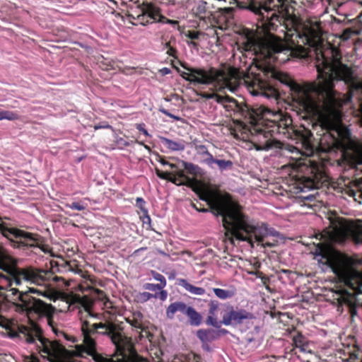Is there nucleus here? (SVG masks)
Wrapping results in <instances>:
<instances>
[{
	"label": "nucleus",
	"instance_id": "nucleus-1",
	"mask_svg": "<svg viewBox=\"0 0 362 362\" xmlns=\"http://www.w3.org/2000/svg\"><path fill=\"white\" fill-rule=\"evenodd\" d=\"M305 37L312 44L319 82L300 85L284 74H280L278 79L289 88L293 100L308 115H317L322 110V128L332 137H339L345 129L340 107L351 102L354 90H362V81L351 68L341 62L336 47L329 44L325 47L320 38L311 42L309 36Z\"/></svg>",
	"mask_w": 362,
	"mask_h": 362
},
{
	"label": "nucleus",
	"instance_id": "nucleus-2",
	"mask_svg": "<svg viewBox=\"0 0 362 362\" xmlns=\"http://www.w3.org/2000/svg\"><path fill=\"white\" fill-rule=\"evenodd\" d=\"M0 216V234L10 241L13 247L28 250L39 248L45 252V238L37 233H33L13 227H8ZM0 290H6V294L13 304L28 315L46 317L49 321L55 308L42 300L31 296L30 293H37L49 300L57 299V293L52 287H47L51 281L59 282L64 281L62 277L54 275L49 270L34 268L21 269L9 253L0 245Z\"/></svg>",
	"mask_w": 362,
	"mask_h": 362
},
{
	"label": "nucleus",
	"instance_id": "nucleus-3",
	"mask_svg": "<svg viewBox=\"0 0 362 362\" xmlns=\"http://www.w3.org/2000/svg\"><path fill=\"white\" fill-rule=\"evenodd\" d=\"M201 199L206 202L209 209L203 208L199 211H211L215 216L221 217L227 233L237 240L247 242L252 247L254 246V240L261 243L263 247H272L276 245L275 243L263 240L267 236L277 237L279 233L273 228H269L265 223L255 224L241 212L240 205L233 200L230 194L209 191Z\"/></svg>",
	"mask_w": 362,
	"mask_h": 362
},
{
	"label": "nucleus",
	"instance_id": "nucleus-4",
	"mask_svg": "<svg viewBox=\"0 0 362 362\" xmlns=\"http://www.w3.org/2000/svg\"><path fill=\"white\" fill-rule=\"evenodd\" d=\"M182 66L188 71L180 72V76L185 81L194 84L211 85L216 91L235 93L241 84H244L253 95H263L268 98L277 96L276 90L259 73L248 72L241 76L235 70L225 71L214 67L192 68L184 64Z\"/></svg>",
	"mask_w": 362,
	"mask_h": 362
},
{
	"label": "nucleus",
	"instance_id": "nucleus-5",
	"mask_svg": "<svg viewBox=\"0 0 362 362\" xmlns=\"http://www.w3.org/2000/svg\"><path fill=\"white\" fill-rule=\"evenodd\" d=\"M240 9L250 11L258 16L257 28L263 33L279 31L284 37H300V34L296 28V16L289 12L286 0H268L264 4L256 2L249 4L238 2Z\"/></svg>",
	"mask_w": 362,
	"mask_h": 362
},
{
	"label": "nucleus",
	"instance_id": "nucleus-6",
	"mask_svg": "<svg viewBox=\"0 0 362 362\" xmlns=\"http://www.w3.org/2000/svg\"><path fill=\"white\" fill-rule=\"evenodd\" d=\"M19 337L50 362L59 361L68 354L65 347L58 341L45 338L42 335L41 328L35 324L30 327L21 326L19 328Z\"/></svg>",
	"mask_w": 362,
	"mask_h": 362
},
{
	"label": "nucleus",
	"instance_id": "nucleus-7",
	"mask_svg": "<svg viewBox=\"0 0 362 362\" xmlns=\"http://www.w3.org/2000/svg\"><path fill=\"white\" fill-rule=\"evenodd\" d=\"M273 32L264 33L268 39L262 45V52L268 58L279 63H286L291 58H303L306 56L304 47L296 45L293 39L291 42H285L281 36L272 34Z\"/></svg>",
	"mask_w": 362,
	"mask_h": 362
},
{
	"label": "nucleus",
	"instance_id": "nucleus-8",
	"mask_svg": "<svg viewBox=\"0 0 362 362\" xmlns=\"http://www.w3.org/2000/svg\"><path fill=\"white\" fill-rule=\"evenodd\" d=\"M139 8L141 13L137 15L136 19L144 25L156 21L170 24L173 27L178 25V21L168 19L162 16L160 8L146 0L144 1L142 4L139 6Z\"/></svg>",
	"mask_w": 362,
	"mask_h": 362
},
{
	"label": "nucleus",
	"instance_id": "nucleus-9",
	"mask_svg": "<svg viewBox=\"0 0 362 362\" xmlns=\"http://www.w3.org/2000/svg\"><path fill=\"white\" fill-rule=\"evenodd\" d=\"M250 111L252 113L251 117H247L245 119H250V122L253 124V127L251 130L252 134H256L257 136H262L264 139V141H260L261 144L257 149L268 151L273 148H281L282 144L273 139V132H274V129H270L268 127L262 128L260 127L259 123L255 124V119L253 117L254 111L251 108ZM267 126H269V124H267Z\"/></svg>",
	"mask_w": 362,
	"mask_h": 362
},
{
	"label": "nucleus",
	"instance_id": "nucleus-10",
	"mask_svg": "<svg viewBox=\"0 0 362 362\" xmlns=\"http://www.w3.org/2000/svg\"><path fill=\"white\" fill-rule=\"evenodd\" d=\"M214 100L219 104L225 106L229 110H232L234 112L240 113L244 118L251 117L252 113L249 106L246 105L239 104L237 100L228 95L222 96L216 94Z\"/></svg>",
	"mask_w": 362,
	"mask_h": 362
},
{
	"label": "nucleus",
	"instance_id": "nucleus-11",
	"mask_svg": "<svg viewBox=\"0 0 362 362\" xmlns=\"http://www.w3.org/2000/svg\"><path fill=\"white\" fill-rule=\"evenodd\" d=\"M252 313L245 310L236 311L231 307L230 310L223 316L221 323L224 325H230L232 323L240 324L244 320L252 319Z\"/></svg>",
	"mask_w": 362,
	"mask_h": 362
},
{
	"label": "nucleus",
	"instance_id": "nucleus-12",
	"mask_svg": "<svg viewBox=\"0 0 362 362\" xmlns=\"http://www.w3.org/2000/svg\"><path fill=\"white\" fill-rule=\"evenodd\" d=\"M197 337L202 342V348L207 351H211L210 344L219 339V333L213 329H200L197 331Z\"/></svg>",
	"mask_w": 362,
	"mask_h": 362
},
{
	"label": "nucleus",
	"instance_id": "nucleus-13",
	"mask_svg": "<svg viewBox=\"0 0 362 362\" xmlns=\"http://www.w3.org/2000/svg\"><path fill=\"white\" fill-rule=\"evenodd\" d=\"M332 272L343 281H348L354 275L352 268L343 259H337L332 264Z\"/></svg>",
	"mask_w": 362,
	"mask_h": 362
},
{
	"label": "nucleus",
	"instance_id": "nucleus-14",
	"mask_svg": "<svg viewBox=\"0 0 362 362\" xmlns=\"http://www.w3.org/2000/svg\"><path fill=\"white\" fill-rule=\"evenodd\" d=\"M194 148L197 153L202 157L200 162L208 167L211 166V161L214 157L209 153L207 147L203 144H194Z\"/></svg>",
	"mask_w": 362,
	"mask_h": 362
},
{
	"label": "nucleus",
	"instance_id": "nucleus-15",
	"mask_svg": "<svg viewBox=\"0 0 362 362\" xmlns=\"http://www.w3.org/2000/svg\"><path fill=\"white\" fill-rule=\"evenodd\" d=\"M188 307L184 302L176 301L170 303L166 310V315L168 318L173 319L176 312L179 311L183 314H186Z\"/></svg>",
	"mask_w": 362,
	"mask_h": 362
},
{
	"label": "nucleus",
	"instance_id": "nucleus-16",
	"mask_svg": "<svg viewBox=\"0 0 362 362\" xmlns=\"http://www.w3.org/2000/svg\"><path fill=\"white\" fill-rule=\"evenodd\" d=\"M177 284L193 295L203 296L205 293V289L204 288L195 286L189 284L185 279H178L177 280Z\"/></svg>",
	"mask_w": 362,
	"mask_h": 362
},
{
	"label": "nucleus",
	"instance_id": "nucleus-17",
	"mask_svg": "<svg viewBox=\"0 0 362 362\" xmlns=\"http://www.w3.org/2000/svg\"><path fill=\"white\" fill-rule=\"evenodd\" d=\"M161 144L171 151H182L185 148L184 141H175L164 136L159 137Z\"/></svg>",
	"mask_w": 362,
	"mask_h": 362
},
{
	"label": "nucleus",
	"instance_id": "nucleus-18",
	"mask_svg": "<svg viewBox=\"0 0 362 362\" xmlns=\"http://www.w3.org/2000/svg\"><path fill=\"white\" fill-rule=\"evenodd\" d=\"M189 319V324L192 326L199 327L202 322V316L193 307L189 306L185 314Z\"/></svg>",
	"mask_w": 362,
	"mask_h": 362
},
{
	"label": "nucleus",
	"instance_id": "nucleus-19",
	"mask_svg": "<svg viewBox=\"0 0 362 362\" xmlns=\"http://www.w3.org/2000/svg\"><path fill=\"white\" fill-rule=\"evenodd\" d=\"M293 344L296 348H298L303 353L309 352L308 340L301 333L298 332L293 337Z\"/></svg>",
	"mask_w": 362,
	"mask_h": 362
},
{
	"label": "nucleus",
	"instance_id": "nucleus-20",
	"mask_svg": "<svg viewBox=\"0 0 362 362\" xmlns=\"http://www.w3.org/2000/svg\"><path fill=\"white\" fill-rule=\"evenodd\" d=\"M182 164L184 169L187 171V173L192 175L201 176L204 174L203 169L198 165L184 160L182 161Z\"/></svg>",
	"mask_w": 362,
	"mask_h": 362
},
{
	"label": "nucleus",
	"instance_id": "nucleus-21",
	"mask_svg": "<svg viewBox=\"0 0 362 362\" xmlns=\"http://www.w3.org/2000/svg\"><path fill=\"white\" fill-rule=\"evenodd\" d=\"M214 165H216L218 168L222 172L231 169L233 168V163L230 160H221L214 158L213 160L211 161V166H209V168L214 169Z\"/></svg>",
	"mask_w": 362,
	"mask_h": 362
},
{
	"label": "nucleus",
	"instance_id": "nucleus-22",
	"mask_svg": "<svg viewBox=\"0 0 362 362\" xmlns=\"http://www.w3.org/2000/svg\"><path fill=\"white\" fill-rule=\"evenodd\" d=\"M361 32V29H354L351 28L344 29L341 33L337 34L336 36L343 41L349 40L352 36L358 35Z\"/></svg>",
	"mask_w": 362,
	"mask_h": 362
},
{
	"label": "nucleus",
	"instance_id": "nucleus-23",
	"mask_svg": "<svg viewBox=\"0 0 362 362\" xmlns=\"http://www.w3.org/2000/svg\"><path fill=\"white\" fill-rule=\"evenodd\" d=\"M361 124L362 126V105H361ZM351 159L355 164H362V146H358L354 148Z\"/></svg>",
	"mask_w": 362,
	"mask_h": 362
},
{
	"label": "nucleus",
	"instance_id": "nucleus-24",
	"mask_svg": "<svg viewBox=\"0 0 362 362\" xmlns=\"http://www.w3.org/2000/svg\"><path fill=\"white\" fill-rule=\"evenodd\" d=\"M213 291L216 296L221 300L230 298L235 294V291L233 290H225L219 288H214Z\"/></svg>",
	"mask_w": 362,
	"mask_h": 362
},
{
	"label": "nucleus",
	"instance_id": "nucleus-25",
	"mask_svg": "<svg viewBox=\"0 0 362 362\" xmlns=\"http://www.w3.org/2000/svg\"><path fill=\"white\" fill-rule=\"evenodd\" d=\"M206 2L204 1H199L195 6L194 13L199 18H203V15H204L206 12Z\"/></svg>",
	"mask_w": 362,
	"mask_h": 362
},
{
	"label": "nucleus",
	"instance_id": "nucleus-26",
	"mask_svg": "<svg viewBox=\"0 0 362 362\" xmlns=\"http://www.w3.org/2000/svg\"><path fill=\"white\" fill-rule=\"evenodd\" d=\"M19 115L18 113L11 111H0V120L7 119L13 121L18 119Z\"/></svg>",
	"mask_w": 362,
	"mask_h": 362
},
{
	"label": "nucleus",
	"instance_id": "nucleus-27",
	"mask_svg": "<svg viewBox=\"0 0 362 362\" xmlns=\"http://www.w3.org/2000/svg\"><path fill=\"white\" fill-rule=\"evenodd\" d=\"M136 298H137L138 301H139L141 303H144L151 298H158V296H157V294H153V293H151L148 292H142V293H139L136 296Z\"/></svg>",
	"mask_w": 362,
	"mask_h": 362
},
{
	"label": "nucleus",
	"instance_id": "nucleus-28",
	"mask_svg": "<svg viewBox=\"0 0 362 362\" xmlns=\"http://www.w3.org/2000/svg\"><path fill=\"white\" fill-rule=\"evenodd\" d=\"M206 323L207 325H211L216 328H219L222 324L221 321L218 322L216 316L210 315H208Z\"/></svg>",
	"mask_w": 362,
	"mask_h": 362
},
{
	"label": "nucleus",
	"instance_id": "nucleus-29",
	"mask_svg": "<svg viewBox=\"0 0 362 362\" xmlns=\"http://www.w3.org/2000/svg\"><path fill=\"white\" fill-rule=\"evenodd\" d=\"M209 315L216 316V312L218 310L219 303L217 300H210L209 304Z\"/></svg>",
	"mask_w": 362,
	"mask_h": 362
},
{
	"label": "nucleus",
	"instance_id": "nucleus-30",
	"mask_svg": "<svg viewBox=\"0 0 362 362\" xmlns=\"http://www.w3.org/2000/svg\"><path fill=\"white\" fill-rule=\"evenodd\" d=\"M66 206L71 209H74L77 211H83L86 209V205L83 204L82 202H73L71 204H66Z\"/></svg>",
	"mask_w": 362,
	"mask_h": 362
},
{
	"label": "nucleus",
	"instance_id": "nucleus-31",
	"mask_svg": "<svg viewBox=\"0 0 362 362\" xmlns=\"http://www.w3.org/2000/svg\"><path fill=\"white\" fill-rule=\"evenodd\" d=\"M144 288L146 290H149L151 291H156L163 289V285L158 284H155L147 283L144 285Z\"/></svg>",
	"mask_w": 362,
	"mask_h": 362
},
{
	"label": "nucleus",
	"instance_id": "nucleus-32",
	"mask_svg": "<svg viewBox=\"0 0 362 362\" xmlns=\"http://www.w3.org/2000/svg\"><path fill=\"white\" fill-rule=\"evenodd\" d=\"M152 275L154 279L160 282L158 284L163 285V288L166 286V280L163 275L156 272H153Z\"/></svg>",
	"mask_w": 362,
	"mask_h": 362
},
{
	"label": "nucleus",
	"instance_id": "nucleus-33",
	"mask_svg": "<svg viewBox=\"0 0 362 362\" xmlns=\"http://www.w3.org/2000/svg\"><path fill=\"white\" fill-rule=\"evenodd\" d=\"M156 172L157 176L159 178L163 179V180H166L168 181L169 180V178H170V176L172 175L171 173L163 172L158 169H156Z\"/></svg>",
	"mask_w": 362,
	"mask_h": 362
},
{
	"label": "nucleus",
	"instance_id": "nucleus-34",
	"mask_svg": "<svg viewBox=\"0 0 362 362\" xmlns=\"http://www.w3.org/2000/svg\"><path fill=\"white\" fill-rule=\"evenodd\" d=\"M362 193V189H359V191H356L354 189H349L348 194L350 197H353L355 201H358V199H362V196L359 194Z\"/></svg>",
	"mask_w": 362,
	"mask_h": 362
},
{
	"label": "nucleus",
	"instance_id": "nucleus-35",
	"mask_svg": "<svg viewBox=\"0 0 362 362\" xmlns=\"http://www.w3.org/2000/svg\"><path fill=\"white\" fill-rule=\"evenodd\" d=\"M168 181L171 182L173 184H175L176 185H182L185 184V181L183 180H181L180 178L174 175L173 173L170 176V178H169Z\"/></svg>",
	"mask_w": 362,
	"mask_h": 362
},
{
	"label": "nucleus",
	"instance_id": "nucleus-36",
	"mask_svg": "<svg viewBox=\"0 0 362 362\" xmlns=\"http://www.w3.org/2000/svg\"><path fill=\"white\" fill-rule=\"evenodd\" d=\"M128 322L132 326L134 327V328L137 329H142V324L141 322L138 320V319H136V318H134L133 320H128Z\"/></svg>",
	"mask_w": 362,
	"mask_h": 362
},
{
	"label": "nucleus",
	"instance_id": "nucleus-37",
	"mask_svg": "<svg viewBox=\"0 0 362 362\" xmlns=\"http://www.w3.org/2000/svg\"><path fill=\"white\" fill-rule=\"evenodd\" d=\"M159 111L160 112H162L163 114H164L165 115H166V116H168V117H169L170 118H173V119H174L176 121L180 120V117H177V116H175V115L171 114L170 112H169L167 110H165L164 108H160Z\"/></svg>",
	"mask_w": 362,
	"mask_h": 362
},
{
	"label": "nucleus",
	"instance_id": "nucleus-38",
	"mask_svg": "<svg viewBox=\"0 0 362 362\" xmlns=\"http://www.w3.org/2000/svg\"><path fill=\"white\" fill-rule=\"evenodd\" d=\"M145 201L141 197H137L136 199V205L138 206L142 211H145L146 209H144Z\"/></svg>",
	"mask_w": 362,
	"mask_h": 362
},
{
	"label": "nucleus",
	"instance_id": "nucleus-39",
	"mask_svg": "<svg viewBox=\"0 0 362 362\" xmlns=\"http://www.w3.org/2000/svg\"><path fill=\"white\" fill-rule=\"evenodd\" d=\"M165 47L168 49L166 51V54L171 57H175L176 49L171 46H170L169 42L165 43Z\"/></svg>",
	"mask_w": 362,
	"mask_h": 362
},
{
	"label": "nucleus",
	"instance_id": "nucleus-40",
	"mask_svg": "<svg viewBox=\"0 0 362 362\" xmlns=\"http://www.w3.org/2000/svg\"><path fill=\"white\" fill-rule=\"evenodd\" d=\"M115 142L118 146H119L121 147L128 146L129 145V142H127L126 140H124L122 137H117L115 139Z\"/></svg>",
	"mask_w": 362,
	"mask_h": 362
},
{
	"label": "nucleus",
	"instance_id": "nucleus-41",
	"mask_svg": "<svg viewBox=\"0 0 362 362\" xmlns=\"http://www.w3.org/2000/svg\"><path fill=\"white\" fill-rule=\"evenodd\" d=\"M221 11H222V13L226 16H231L235 11V8L233 7H227L221 8Z\"/></svg>",
	"mask_w": 362,
	"mask_h": 362
},
{
	"label": "nucleus",
	"instance_id": "nucleus-42",
	"mask_svg": "<svg viewBox=\"0 0 362 362\" xmlns=\"http://www.w3.org/2000/svg\"><path fill=\"white\" fill-rule=\"evenodd\" d=\"M136 129L139 132H142L145 136H150V134H148V131L144 128V124H137Z\"/></svg>",
	"mask_w": 362,
	"mask_h": 362
},
{
	"label": "nucleus",
	"instance_id": "nucleus-43",
	"mask_svg": "<svg viewBox=\"0 0 362 362\" xmlns=\"http://www.w3.org/2000/svg\"><path fill=\"white\" fill-rule=\"evenodd\" d=\"M160 291L157 294L158 296V298H160L161 300H165L166 298H167V296H168V293L165 290H160Z\"/></svg>",
	"mask_w": 362,
	"mask_h": 362
},
{
	"label": "nucleus",
	"instance_id": "nucleus-44",
	"mask_svg": "<svg viewBox=\"0 0 362 362\" xmlns=\"http://www.w3.org/2000/svg\"><path fill=\"white\" fill-rule=\"evenodd\" d=\"M112 129V127L107 122H103V124L95 125L94 126V129L95 130H97V129Z\"/></svg>",
	"mask_w": 362,
	"mask_h": 362
},
{
	"label": "nucleus",
	"instance_id": "nucleus-45",
	"mask_svg": "<svg viewBox=\"0 0 362 362\" xmlns=\"http://www.w3.org/2000/svg\"><path fill=\"white\" fill-rule=\"evenodd\" d=\"M145 214L144 215V217H143V223L144 224H150L151 223V218L149 216V215L148 214V211L146 210L144 211Z\"/></svg>",
	"mask_w": 362,
	"mask_h": 362
},
{
	"label": "nucleus",
	"instance_id": "nucleus-46",
	"mask_svg": "<svg viewBox=\"0 0 362 362\" xmlns=\"http://www.w3.org/2000/svg\"><path fill=\"white\" fill-rule=\"evenodd\" d=\"M202 97L205 99H214L216 97V93H203Z\"/></svg>",
	"mask_w": 362,
	"mask_h": 362
},
{
	"label": "nucleus",
	"instance_id": "nucleus-47",
	"mask_svg": "<svg viewBox=\"0 0 362 362\" xmlns=\"http://www.w3.org/2000/svg\"><path fill=\"white\" fill-rule=\"evenodd\" d=\"M57 335L58 337H63L65 339H66L67 341H72V342H74V340L72 339L71 337H69L68 334H66V333H64V332H59V333H57Z\"/></svg>",
	"mask_w": 362,
	"mask_h": 362
},
{
	"label": "nucleus",
	"instance_id": "nucleus-48",
	"mask_svg": "<svg viewBox=\"0 0 362 362\" xmlns=\"http://www.w3.org/2000/svg\"><path fill=\"white\" fill-rule=\"evenodd\" d=\"M175 175L180 178L181 180H183L184 181L185 180H189V178L185 176V173L182 170L177 171Z\"/></svg>",
	"mask_w": 362,
	"mask_h": 362
},
{
	"label": "nucleus",
	"instance_id": "nucleus-49",
	"mask_svg": "<svg viewBox=\"0 0 362 362\" xmlns=\"http://www.w3.org/2000/svg\"><path fill=\"white\" fill-rule=\"evenodd\" d=\"M199 33L198 32H189L188 37L192 40H197L199 38Z\"/></svg>",
	"mask_w": 362,
	"mask_h": 362
},
{
	"label": "nucleus",
	"instance_id": "nucleus-50",
	"mask_svg": "<svg viewBox=\"0 0 362 362\" xmlns=\"http://www.w3.org/2000/svg\"><path fill=\"white\" fill-rule=\"evenodd\" d=\"M305 134L303 135L302 136H303V138L305 141H308L310 136H312V134L308 130H305Z\"/></svg>",
	"mask_w": 362,
	"mask_h": 362
},
{
	"label": "nucleus",
	"instance_id": "nucleus-51",
	"mask_svg": "<svg viewBox=\"0 0 362 362\" xmlns=\"http://www.w3.org/2000/svg\"><path fill=\"white\" fill-rule=\"evenodd\" d=\"M344 300L345 303H346L348 305V306L350 308V309L351 310V313L353 315L354 314V312L352 311L353 305H354L353 302L351 300L346 299L344 298Z\"/></svg>",
	"mask_w": 362,
	"mask_h": 362
},
{
	"label": "nucleus",
	"instance_id": "nucleus-52",
	"mask_svg": "<svg viewBox=\"0 0 362 362\" xmlns=\"http://www.w3.org/2000/svg\"><path fill=\"white\" fill-rule=\"evenodd\" d=\"M162 75H167L170 73V69L167 67H164L160 70Z\"/></svg>",
	"mask_w": 362,
	"mask_h": 362
},
{
	"label": "nucleus",
	"instance_id": "nucleus-53",
	"mask_svg": "<svg viewBox=\"0 0 362 362\" xmlns=\"http://www.w3.org/2000/svg\"><path fill=\"white\" fill-rule=\"evenodd\" d=\"M159 162L160 163L161 165H170V163L163 158L160 159Z\"/></svg>",
	"mask_w": 362,
	"mask_h": 362
},
{
	"label": "nucleus",
	"instance_id": "nucleus-54",
	"mask_svg": "<svg viewBox=\"0 0 362 362\" xmlns=\"http://www.w3.org/2000/svg\"><path fill=\"white\" fill-rule=\"evenodd\" d=\"M216 332H218L219 337H221V334H225L228 332V331L225 329H221L219 330H216Z\"/></svg>",
	"mask_w": 362,
	"mask_h": 362
},
{
	"label": "nucleus",
	"instance_id": "nucleus-55",
	"mask_svg": "<svg viewBox=\"0 0 362 362\" xmlns=\"http://www.w3.org/2000/svg\"><path fill=\"white\" fill-rule=\"evenodd\" d=\"M194 362H202L201 361V356H198V355H194Z\"/></svg>",
	"mask_w": 362,
	"mask_h": 362
},
{
	"label": "nucleus",
	"instance_id": "nucleus-56",
	"mask_svg": "<svg viewBox=\"0 0 362 362\" xmlns=\"http://www.w3.org/2000/svg\"><path fill=\"white\" fill-rule=\"evenodd\" d=\"M175 272L170 273L168 276L169 279H174L175 278Z\"/></svg>",
	"mask_w": 362,
	"mask_h": 362
},
{
	"label": "nucleus",
	"instance_id": "nucleus-57",
	"mask_svg": "<svg viewBox=\"0 0 362 362\" xmlns=\"http://www.w3.org/2000/svg\"><path fill=\"white\" fill-rule=\"evenodd\" d=\"M169 167H170L171 169H177V165H176V164L170 163Z\"/></svg>",
	"mask_w": 362,
	"mask_h": 362
},
{
	"label": "nucleus",
	"instance_id": "nucleus-58",
	"mask_svg": "<svg viewBox=\"0 0 362 362\" xmlns=\"http://www.w3.org/2000/svg\"><path fill=\"white\" fill-rule=\"evenodd\" d=\"M146 249V247H141V248L135 250L134 253L136 254V253L139 252L141 250H145Z\"/></svg>",
	"mask_w": 362,
	"mask_h": 362
},
{
	"label": "nucleus",
	"instance_id": "nucleus-59",
	"mask_svg": "<svg viewBox=\"0 0 362 362\" xmlns=\"http://www.w3.org/2000/svg\"><path fill=\"white\" fill-rule=\"evenodd\" d=\"M27 362H38V361H35V360H29V361H27Z\"/></svg>",
	"mask_w": 362,
	"mask_h": 362
},
{
	"label": "nucleus",
	"instance_id": "nucleus-60",
	"mask_svg": "<svg viewBox=\"0 0 362 362\" xmlns=\"http://www.w3.org/2000/svg\"><path fill=\"white\" fill-rule=\"evenodd\" d=\"M137 315H138L139 317H141V314L140 313H137Z\"/></svg>",
	"mask_w": 362,
	"mask_h": 362
},
{
	"label": "nucleus",
	"instance_id": "nucleus-61",
	"mask_svg": "<svg viewBox=\"0 0 362 362\" xmlns=\"http://www.w3.org/2000/svg\"><path fill=\"white\" fill-rule=\"evenodd\" d=\"M144 147H145L146 148L149 149V148H148L147 146H146V145H144Z\"/></svg>",
	"mask_w": 362,
	"mask_h": 362
},
{
	"label": "nucleus",
	"instance_id": "nucleus-62",
	"mask_svg": "<svg viewBox=\"0 0 362 362\" xmlns=\"http://www.w3.org/2000/svg\"><path fill=\"white\" fill-rule=\"evenodd\" d=\"M360 196H362V192L359 194Z\"/></svg>",
	"mask_w": 362,
	"mask_h": 362
}]
</instances>
